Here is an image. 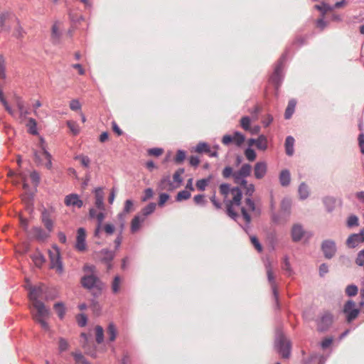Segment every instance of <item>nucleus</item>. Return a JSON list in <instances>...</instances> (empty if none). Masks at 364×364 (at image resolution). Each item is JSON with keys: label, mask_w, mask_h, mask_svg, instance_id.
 Instances as JSON below:
<instances>
[{"label": "nucleus", "mask_w": 364, "mask_h": 364, "mask_svg": "<svg viewBox=\"0 0 364 364\" xmlns=\"http://www.w3.org/2000/svg\"><path fill=\"white\" fill-rule=\"evenodd\" d=\"M321 247L326 258H331L336 250L334 242L331 240L324 241Z\"/></svg>", "instance_id": "obj_16"}, {"label": "nucleus", "mask_w": 364, "mask_h": 364, "mask_svg": "<svg viewBox=\"0 0 364 364\" xmlns=\"http://www.w3.org/2000/svg\"><path fill=\"white\" fill-rule=\"evenodd\" d=\"M250 118L249 117H243L240 119V125L245 131L250 130Z\"/></svg>", "instance_id": "obj_46"}, {"label": "nucleus", "mask_w": 364, "mask_h": 364, "mask_svg": "<svg viewBox=\"0 0 364 364\" xmlns=\"http://www.w3.org/2000/svg\"><path fill=\"white\" fill-rule=\"evenodd\" d=\"M103 230L107 235H112L115 230L114 225L111 223H106L103 225Z\"/></svg>", "instance_id": "obj_58"}, {"label": "nucleus", "mask_w": 364, "mask_h": 364, "mask_svg": "<svg viewBox=\"0 0 364 364\" xmlns=\"http://www.w3.org/2000/svg\"><path fill=\"white\" fill-rule=\"evenodd\" d=\"M33 232L36 237L40 240H43L48 237L45 232L40 228H33Z\"/></svg>", "instance_id": "obj_54"}, {"label": "nucleus", "mask_w": 364, "mask_h": 364, "mask_svg": "<svg viewBox=\"0 0 364 364\" xmlns=\"http://www.w3.org/2000/svg\"><path fill=\"white\" fill-rule=\"evenodd\" d=\"M232 177L235 183L240 185H246V180L244 178L245 177L242 175L240 170L234 172Z\"/></svg>", "instance_id": "obj_34"}, {"label": "nucleus", "mask_w": 364, "mask_h": 364, "mask_svg": "<svg viewBox=\"0 0 364 364\" xmlns=\"http://www.w3.org/2000/svg\"><path fill=\"white\" fill-rule=\"evenodd\" d=\"M346 293L350 296H355L358 293V287L355 285H349L346 289Z\"/></svg>", "instance_id": "obj_57"}, {"label": "nucleus", "mask_w": 364, "mask_h": 364, "mask_svg": "<svg viewBox=\"0 0 364 364\" xmlns=\"http://www.w3.org/2000/svg\"><path fill=\"white\" fill-rule=\"evenodd\" d=\"M35 161L38 164L44 165L48 169L52 166L51 156L44 149L35 153Z\"/></svg>", "instance_id": "obj_7"}, {"label": "nucleus", "mask_w": 364, "mask_h": 364, "mask_svg": "<svg viewBox=\"0 0 364 364\" xmlns=\"http://www.w3.org/2000/svg\"><path fill=\"white\" fill-rule=\"evenodd\" d=\"M81 284L84 288L95 289L93 294L98 296L104 287L103 283L95 274H86L81 279Z\"/></svg>", "instance_id": "obj_3"}, {"label": "nucleus", "mask_w": 364, "mask_h": 364, "mask_svg": "<svg viewBox=\"0 0 364 364\" xmlns=\"http://www.w3.org/2000/svg\"><path fill=\"white\" fill-rule=\"evenodd\" d=\"M69 343L68 342L63 338H60L58 341V349L59 351L63 352L68 349Z\"/></svg>", "instance_id": "obj_48"}, {"label": "nucleus", "mask_w": 364, "mask_h": 364, "mask_svg": "<svg viewBox=\"0 0 364 364\" xmlns=\"http://www.w3.org/2000/svg\"><path fill=\"white\" fill-rule=\"evenodd\" d=\"M250 240H251V242L252 244L254 245V247H255V249L258 251V252H262V245H260L258 239L255 237V236H251L250 237Z\"/></svg>", "instance_id": "obj_63"}, {"label": "nucleus", "mask_w": 364, "mask_h": 364, "mask_svg": "<svg viewBox=\"0 0 364 364\" xmlns=\"http://www.w3.org/2000/svg\"><path fill=\"white\" fill-rule=\"evenodd\" d=\"M245 141L243 134L238 132H235L233 135H224L222 139V143L225 145H228L230 143H234L237 146H240Z\"/></svg>", "instance_id": "obj_9"}, {"label": "nucleus", "mask_w": 364, "mask_h": 364, "mask_svg": "<svg viewBox=\"0 0 364 364\" xmlns=\"http://www.w3.org/2000/svg\"><path fill=\"white\" fill-rule=\"evenodd\" d=\"M279 182L282 186H287L290 183V173L288 170H283L279 175Z\"/></svg>", "instance_id": "obj_26"}, {"label": "nucleus", "mask_w": 364, "mask_h": 364, "mask_svg": "<svg viewBox=\"0 0 364 364\" xmlns=\"http://www.w3.org/2000/svg\"><path fill=\"white\" fill-rule=\"evenodd\" d=\"M347 225L348 227L357 226L358 225V218L355 215H350L347 221Z\"/></svg>", "instance_id": "obj_62"}, {"label": "nucleus", "mask_w": 364, "mask_h": 364, "mask_svg": "<svg viewBox=\"0 0 364 364\" xmlns=\"http://www.w3.org/2000/svg\"><path fill=\"white\" fill-rule=\"evenodd\" d=\"M294 139L289 136L286 138L285 141V149H286V154L289 156H291L294 154Z\"/></svg>", "instance_id": "obj_24"}, {"label": "nucleus", "mask_w": 364, "mask_h": 364, "mask_svg": "<svg viewBox=\"0 0 364 364\" xmlns=\"http://www.w3.org/2000/svg\"><path fill=\"white\" fill-rule=\"evenodd\" d=\"M73 356L75 358V360L78 364H90L83 356L81 353L73 352L72 353Z\"/></svg>", "instance_id": "obj_38"}, {"label": "nucleus", "mask_w": 364, "mask_h": 364, "mask_svg": "<svg viewBox=\"0 0 364 364\" xmlns=\"http://www.w3.org/2000/svg\"><path fill=\"white\" fill-rule=\"evenodd\" d=\"M60 23H55L52 26L51 36H52L53 40L55 42L58 41V40L60 39Z\"/></svg>", "instance_id": "obj_32"}, {"label": "nucleus", "mask_w": 364, "mask_h": 364, "mask_svg": "<svg viewBox=\"0 0 364 364\" xmlns=\"http://www.w3.org/2000/svg\"><path fill=\"white\" fill-rule=\"evenodd\" d=\"M50 268L55 270L58 274H63L64 269L60 258V250L56 247H53L51 250L48 251Z\"/></svg>", "instance_id": "obj_4"}, {"label": "nucleus", "mask_w": 364, "mask_h": 364, "mask_svg": "<svg viewBox=\"0 0 364 364\" xmlns=\"http://www.w3.org/2000/svg\"><path fill=\"white\" fill-rule=\"evenodd\" d=\"M86 232L85 230L82 228H80L77 232V239L75 247L78 251L82 252L86 250Z\"/></svg>", "instance_id": "obj_11"}, {"label": "nucleus", "mask_w": 364, "mask_h": 364, "mask_svg": "<svg viewBox=\"0 0 364 364\" xmlns=\"http://www.w3.org/2000/svg\"><path fill=\"white\" fill-rule=\"evenodd\" d=\"M279 352L284 358H288L290 355V343L284 336H280L277 342Z\"/></svg>", "instance_id": "obj_10"}, {"label": "nucleus", "mask_w": 364, "mask_h": 364, "mask_svg": "<svg viewBox=\"0 0 364 364\" xmlns=\"http://www.w3.org/2000/svg\"><path fill=\"white\" fill-rule=\"evenodd\" d=\"M220 193L224 196V203L226 207L227 215L231 218L236 220L238 213L235 208H238L241 204L242 192L239 188L230 189L227 183H223L220 186Z\"/></svg>", "instance_id": "obj_1"}, {"label": "nucleus", "mask_w": 364, "mask_h": 364, "mask_svg": "<svg viewBox=\"0 0 364 364\" xmlns=\"http://www.w3.org/2000/svg\"><path fill=\"white\" fill-rule=\"evenodd\" d=\"M282 269L287 272L289 276H290L292 273V270L290 267V263L289 262L288 258H284L282 265Z\"/></svg>", "instance_id": "obj_64"}, {"label": "nucleus", "mask_w": 364, "mask_h": 364, "mask_svg": "<svg viewBox=\"0 0 364 364\" xmlns=\"http://www.w3.org/2000/svg\"><path fill=\"white\" fill-rule=\"evenodd\" d=\"M359 311V309L355 307V303L352 300L348 301L344 305L343 313L346 315L348 323L357 318Z\"/></svg>", "instance_id": "obj_6"}, {"label": "nucleus", "mask_w": 364, "mask_h": 364, "mask_svg": "<svg viewBox=\"0 0 364 364\" xmlns=\"http://www.w3.org/2000/svg\"><path fill=\"white\" fill-rule=\"evenodd\" d=\"M245 205L250 211L257 212V213H259V211L257 210L256 209V206L254 201L250 198H246Z\"/></svg>", "instance_id": "obj_49"}, {"label": "nucleus", "mask_w": 364, "mask_h": 364, "mask_svg": "<svg viewBox=\"0 0 364 364\" xmlns=\"http://www.w3.org/2000/svg\"><path fill=\"white\" fill-rule=\"evenodd\" d=\"M107 335L110 341H114L117 337V328L114 323H110L107 330Z\"/></svg>", "instance_id": "obj_35"}, {"label": "nucleus", "mask_w": 364, "mask_h": 364, "mask_svg": "<svg viewBox=\"0 0 364 364\" xmlns=\"http://www.w3.org/2000/svg\"><path fill=\"white\" fill-rule=\"evenodd\" d=\"M296 105V102L295 100L292 99L289 101L288 105L286 108L285 113H284L285 119H289L291 117L292 114L294 112Z\"/></svg>", "instance_id": "obj_23"}, {"label": "nucleus", "mask_w": 364, "mask_h": 364, "mask_svg": "<svg viewBox=\"0 0 364 364\" xmlns=\"http://www.w3.org/2000/svg\"><path fill=\"white\" fill-rule=\"evenodd\" d=\"M95 193V205L97 208L100 210H105V207L104 204L105 194L102 188H97L94 191Z\"/></svg>", "instance_id": "obj_15"}, {"label": "nucleus", "mask_w": 364, "mask_h": 364, "mask_svg": "<svg viewBox=\"0 0 364 364\" xmlns=\"http://www.w3.org/2000/svg\"><path fill=\"white\" fill-rule=\"evenodd\" d=\"M256 147L262 151H265L267 149V139L264 135H260L257 139Z\"/></svg>", "instance_id": "obj_30"}, {"label": "nucleus", "mask_w": 364, "mask_h": 364, "mask_svg": "<svg viewBox=\"0 0 364 364\" xmlns=\"http://www.w3.org/2000/svg\"><path fill=\"white\" fill-rule=\"evenodd\" d=\"M282 64H279L274 70V74L271 77V80L277 85L279 86L281 80Z\"/></svg>", "instance_id": "obj_25"}, {"label": "nucleus", "mask_w": 364, "mask_h": 364, "mask_svg": "<svg viewBox=\"0 0 364 364\" xmlns=\"http://www.w3.org/2000/svg\"><path fill=\"white\" fill-rule=\"evenodd\" d=\"M240 170L242 172V175H243V176L247 177L251 173L252 166L248 164H245L242 166Z\"/></svg>", "instance_id": "obj_52"}, {"label": "nucleus", "mask_w": 364, "mask_h": 364, "mask_svg": "<svg viewBox=\"0 0 364 364\" xmlns=\"http://www.w3.org/2000/svg\"><path fill=\"white\" fill-rule=\"evenodd\" d=\"M164 153V150L161 148H153L148 150L150 156H159Z\"/></svg>", "instance_id": "obj_61"}, {"label": "nucleus", "mask_w": 364, "mask_h": 364, "mask_svg": "<svg viewBox=\"0 0 364 364\" xmlns=\"http://www.w3.org/2000/svg\"><path fill=\"white\" fill-rule=\"evenodd\" d=\"M360 242H362L360 234H352L347 239L346 244L350 247H356Z\"/></svg>", "instance_id": "obj_21"}, {"label": "nucleus", "mask_w": 364, "mask_h": 364, "mask_svg": "<svg viewBox=\"0 0 364 364\" xmlns=\"http://www.w3.org/2000/svg\"><path fill=\"white\" fill-rule=\"evenodd\" d=\"M210 181V178H203V179H200V180H198L197 182H196V187L198 190L200 191H204L208 183V182Z\"/></svg>", "instance_id": "obj_51"}, {"label": "nucleus", "mask_w": 364, "mask_h": 364, "mask_svg": "<svg viewBox=\"0 0 364 364\" xmlns=\"http://www.w3.org/2000/svg\"><path fill=\"white\" fill-rule=\"evenodd\" d=\"M245 190V195L249 197L252 196L255 192V186L252 183H247L246 181V185H240Z\"/></svg>", "instance_id": "obj_45"}, {"label": "nucleus", "mask_w": 364, "mask_h": 364, "mask_svg": "<svg viewBox=\"0 0 364 364\" xmlns=\"http://www.w3.org/2000/svg\"><path fill=\"white\" fill-rule=\"evenodd\" d=\"M96 341L97 343H101L104 340V330L100 326L95 327Z\"/></svg>", "instance_id": "obj_42"}, {"label": "nucleus", "mask_w": 364, "mask_h": 364, "mask_svg": "<svg viewBox=\"0 0 364 364\" xmlns=\"http://www.w3.org/2000/svg\"><path fill=\"white\" fill-rule=\"evenodd\" d=\"M118 216H119V218H122V214H119ZM122 220H123V219H122ZM124 223L123 221H122L121 223H120V225H119V228H120L119 232L117 237H116V239L114 241L116 250H118L119 247L121 245V243H122V230L124 229Z\"/></svg>", "instance_id": "obj_27"}, {"label": "nucleus", "mask_w": 364, "mask_h": 364, "mask_svg": "<svg viewBox=\"0 0 364 364\" xmlns=\"http://www.w3.org/2000/svg\"><path fill=\"white\" fill-rule=\"evenodd\" d=\"M195 151L198 154L205 153L209 156L211 157H217L218 156V152L216 150L212 151L210 146L205 142H200L197 144V146L195 148Z\"/></svg>", "instance_id": "obj_14"}, {"label": "nucleus", "mask_w": 364, "mask_h": 364, "mask_svg": "<svg viewBox=\"0 0 364 364\" xmlns=\"http://www.w3.org/2000/svg\"><path fill=\"white\" fill-rule=\"evenodd\" d=\"M184 171V168H178L173 176V181L175 183H176V186H178V187H179L182 182L181 176L183 174Z\"/></svg>", "instance_id": "obj_39"}, {"label": "nucleus", "mask_w": 364, "mask_h": 364, "mask_svg": "<svg viewBox=\"0 0 364 364\" xmlns=\"http://www.w3.org/2000/svg\"><path fill=\"white\" fill-rule=\"evenodd\" d=\"M299 193L300 195V197L302 199H305L309 196V188L306 184L304 183H302L299 188Z\"/></svg>", "instance_id": "obj_43"}, {"label": "nucleus", "mask_w": 364, "mask_h": 364, "mask_svg": "<svg viewBox=\"0 0 364 364\" xmlns=\"http://www.w3.org/2000/svg\"><path fill=\"white\" fill-rule=\"evenodd\" d=\"M267 171V165L264 161H259L255 164L254 167L255 177L261 179L264 177Z\"/></svg>", "instance_id": "obj_17"}, {"label": "nucleus", "mask_w": 364, "mask_h": 364, "mask_svg": "<svg viewBox=\"0 0 364 364\" xmlns=\"http://www.w3.org/2000/svg\"><path fill=\"white\" fill-rule=\"evenodd\" d=\"M32 306L33 308L32 310L33 319L36 322L40 323L43 329L48 331L49 326L46 319L50 316V310L42 301H35L34 304H32Z\"/></svg>", "instance_id": "obj_2"}, {"label": "nucleus", "mask_w": 364, "mask_h": 364, "mask_svg": "<svg viewBox=\"0 0 364 364\" xmlns=\"http://www.w3.org/2000/svg\"><path fill=\"white\" fill-rule=\"evenodd\" d=\"M144 220L145 218L141 215L134 216L131 223L132 232H137L140 229L141 225L144 222Z\"/></svg>", "instance_id": "obj_20"}, {"label": "nucleus", "mask_w": 364, "mask_h": 364, "mask_svg": "<svg viewBox=\"0 0 364 364\" xmlns=\"http://www.w3.org/2000/svg\"><path fill=\"white\" fill-rule=\"evenodd\" d=\"M64 203L67 206H73L78 208H80L83 205L82 200H80L79 196L75 193L66 196Z\"/></svg>", "instance_id": "obj_13"}, {"label": "nucleus", "mask_w": 364, "mask_h": 364, "mask_svg": "<svg viewBox=\"0 0 364 364\" xmlns=\"http://www.w3.org/2000/svg\"><path fill=\"white\" fill-rule=\"evenodd\" d=\"M265 267H266L268 281L271 285L274 296L275 299H277L278 291H277V285H276L275 280H274V272H273V269H272L271 263L268 262L267 264H266Z\"/></svg>", "instance_id": "obj_12"}, {"label": "nucleus", "mask_w": 364, "mask_h": 364, "mask_svg": "<svg viewBox=\"0 0 364 364\" xmlns=\"http://www.w3.org/2000/svg\"><path fill=\"white\" fill-rule=\"evenodd\" d=\"M245 155L247 158V160H249L250 161H253L255 160L256 159V153L255 151L252 149H247L245 151Z\"/></svg>", "instance_id": "obj_53"}, {"label": "nucleus", "mask_w": 364, "mask_h": 364, "mask_svg": "<svg viewBox=\"0 0 364 364\" xmlns=\"http://www.w3.org/2000/svg\"><path fill=\"white\" fill-rule=\"evenodd\" d=\"M28 127H29V132L32 134H36V122L33 118H30L28 120Z\"/></svg>", "instance_id": "obj_59"}, {"label": "nucleus", "mask_w": 364, "mask_h": 364, "mask_svg": "<svg viewBox=\"0 0 364 364\" xmlns=\"http://www.w3.org/2000/svg\"><path fill=\"white\" fill-rule=\"evenodd\" d=\"M191 194L190 191H188L187 190L181 191L178 193L176 200L177 201L188 200L191 198Z\"/></svg>", "instance_id": "obj_44"}, {"label": "nucleus", "mask_w": 364, "mask_h": 364, "mask_svg": "<svg viewBox=\"0 0 364 364\" xmlns=\"http://www.w3.org/2000/svg\"><path fill=\"white\" fill-rule=\"evenodd\" d=\"M32 259L35 265L38 267H41L45 262L43 256L40 253H36L32 256Z\"/></svg>", "instance_id": "obj_40"}, {"label": "nucleus", "mask_w": 364, "mask_h": 364, "mask_svg": "<svg viewBox=\"0 0 364 364\" xmlns=\"http://www.w3.org/2000/svg\"><path fill=\"white\" fill-rule=\"evenodd\" d=\"M291 235L294 242H299L303 237L309 238L311 235L306 232L300 224H294L291 228Z\"/></svg>", "instance_id": "obj_8"}, {"label": "nucleus", "mask_w": 364, "mask_h": 364, "mask_svg": "<svg viewBox=\"0 0 364 364\" xmlns=\"http://www.w3.org/2000/svg\"><path fill=\"white\" fill-rule=\"evenodd\" d=\"M159 188L160 190L164 191H173L174 189L178 188V186H176L171 180L169 176H164L161 178L159 183Z\"/></svg>", "instance_id": "obj_18"}, {"label": "nucleus", "mask_w": 364, "mask_h": 364, "mask_svg": "<svg viewBox=\"0 0 364 364\" xmlns=\"http://www.w3.org/2000/svg\"><path fill=\"white\" fill-rule=\"evenodd\" d=\"M355 263L358 266L364 265V249L358 253L357 257L355 259Z\"/></svg>", "instance_id": "obj_60"}, {"label": "nucleus", "mask_w": 364, "mask_h": 364, "mask_svg": "<svg viewBox=\"0 0 364 364\" xmlns=\"http://www.w3.org/2000/svg\"><path fill=\"white\" fill-rule=\"evenodd\" d=\"M101 260L105 263H109L114 257V253L108 250H102L99 252Z\"/></svg>", "instance_id": "obj_22"}, {"label": "nucleus", "mask_w": 364, "mask_h": 364, "mask_svg": "<svg viewBox=\"0 0 364 364\" xmlns=\"http://www.w3.org/2000/svg\"><path fill=\"white\" fill-rule=\"evenodd\" d=\"M186 158V153L183 151L178 150L176 154L174 161L176 164L182 163Z\"/></svg>", "instance_id": "obj_55"}, {"label": "nucleus", "mask_w": 364, "mask_h": 364, "mask_svg": "<svg viewBox=\"0 0 364 364\" xmlns=\"http://www.w3.org/2000/svg\"><path fill=\"white\" fill-rule=\"evenodd\" d=\"M0 101L1 102V103L3 104V105L4 106L6 110L11 114V115H14V110L10 107V106L9 105L8 102L6 101V100L4 99V95H3V92L1 91V90L0 89Z\"/></svg>", "instance_id": "obj_47"}, {"label": "nucleus", "mask_w": 364, "mask_h": 364, "mask_svg": "<svg viewBox=\"0 0 364 364\" xmlns=\"http://www.w3.org/2000/svg\"><path fill=\"white\" fill-rule=\"evenodd\" d=\"M315 8L323 14L333 10V8L331 6L325 3H323L321 5H316Z\"/></svg>", "instance_id": "obj_56"}, {"label": "nucleus", "mask_w": 364, "mask_h": 364, "mask_svg": "<svg viewBox=\"0 0 364 364\" xmlns=\"http://www.w3.org/2000/svg\"><path fill=\"white\" fill-rule=\"evenodd\" d=\"M333 323V316L328 311L322 312L316 319L317 330L321 332L327 331Z\"/></svg>", "instance_id": "obj_5"}, {"label": "nucleus", "mask_w": 364, "mask_h": 364, "mask_svg": "<svg viewBox=\"0 0 364 364\" xmlns=\"http://www.w3.org/2000/svg\"><path fill=\"white\" fill-rule=\"evenodd\" d=\"M74 159L75 160L78 161L80 165L85 168H88L90 166L91 161L87 156H85L82 154L77 155L75 156Z\"/></svg>", "instance_id": "obj_29"}, {"label": "nucleus", "mask_w": 364, "mask_h": 364, "mask_svg": "<svg viewBox=\"0 0 364 364\" xmlns=\"http://www.w3.org/2000/svg\"><path fill=\"white\" fill-rule=\"evenodd\" d=\"M44 290V285L41 284L38 287H31L29 291V299L31 301L32 304H34L35 301H41L38 300V298L41 296Z\"/></svg>", "instance_id": "obj_19"}, {"label": "nucleus", "mask_w": 364, "mask_h": 364, "mask_svg": "<svg viewBox=\"0 0 364 364\" xmlns=\"http://www.w3.org/2000/svg\"><path fill=\"white\" fill-rule=\"evenodd\" d=\"M121 279L119 276H116L112 284V291L114 294H117L120 289Z\"/></svg>", "instance_id": "obj_41"}, {"label": "nucleus", "mask_w": 364, "mask_h": 364, "mask_svg": "<svg viewBox=\"0 0 364 364\" xmlns=\"http://www.w3.org/2000/svg\"><path fill=\"white\" fill-rule=\"evenodd\" d=\"M42 222L48 231L53 230V223L46 212H43L42 214Z\"/></svg>", "instance_id": "obj_28"}, {"label": "nucleus", "mask_w": 364, "mask_h": 364, "mask_svg": "<svg viewBox=\"0 0 364 364\" xmlns=\"http://www.w3.org/2000/svg\"><path fill=\"white\" fill-rule=\"evenodd\" d=\"M156 209V204L154 203H151L149 205H147L146 207H144L141 211V215L144 218L151 214Z\"/></svg>", "instance_id": "obj_33"}, {"label": "nucleus", "mask_w": 364, "mask_h": 364, "mask_svg": "<svg viewBox=\"0 0 364 364\" xmlns=\"http://www.w3.org/2000/svg\"><path fill=\"white\" fill-rule=\"evenodd\" d=\"M81 336L84 338L82 343V348L85 349V353L91 356H95V350H91L88 346V338L85 333H82Z\"/></svg>", "instance_id": "obj_36"}, {"label": "nucleus", "mask_w": 364, "mask_h": 364, "mask_svg": "<svg viewBox=\"0 0 364 364\" xmlns=\"http://www.w3.org/2000/svg\"><path fill=\"white\" fill-rule=\"evenodd\" d=\"M323 202L326 206L327 207L328 211H331L335 207L336 200L333 198H326Z\"/></svg>", "instance_id": "obj_50"}, {"label": "nucleus", "mask_w": 364, "mask_h": 364, "mask_svg": "<svg viewBox=\"0 0 364 364\" xmlns=\"http://www.w3.org/2000/svg\"><path fill=\"white\" fill-rule=\"evenodd\" d=\"M16 106L20 112V117H26V116L28 114V112L24 107L23 100L20 97H16Z\"/></svg>", "instance_id": "obj_31"}, {"label": "nucleus", "mask_w": 364, "mask_h": 364, "mask_svg": "<svg viewBox=\"0 0 364 364\" xmlns=\"http://www.w3.org/2000/svg\"><path fill=\"white\" fill-rule=\"evenodd\" d=\"M55 311L60 319H63L65 314V309L63 303H55L53 306Z\"/></svg>", "instance_id": "obj_37"}]
</instances>
